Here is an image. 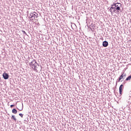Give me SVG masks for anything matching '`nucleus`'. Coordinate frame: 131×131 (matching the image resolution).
Segmentation results:
<instances>
[{"label": "nucleus", "mask_w": 131, "mask_h": 131, "mask_svg": "<svg viewBox=\"0 0 131 131\" xmlns=\"http://www.w3.org/2000/svg\"><path fill=\"white\" fill-rule=\"evenodd\" d=\"M122 7V5H121L119 3H113V5H111V7L110 9V12L112 13H119V11L121 12V9L120 8Z\"/></svg>", "instance_id": "1"}, {"label": "nucleus", "mask_w": 131, "mask_h": 131, "mask_svg": "<svg viewBox=\"0 0 131 131\" xmlns=\"http://www.w3.org/2000/svg\"><path fill=\"white\" fill-rule=\"evenodd\" d=\"M29 65H30L31 67H32L34 71H36V72L38 71L37 69L40 71L42 69V67L41 65L38 64L35 59H34L31 62H29Z\"/></svg>", "instance_id": "2"}, {"label": "nucleus", "mask_w": 131, "mask_h": 131, "mask_svg": "<svg viewBox=\"0 0 131 131\" xmlns=\"http://www.w3.org/2000/svg\"><path fill=\"white\" fill-rule=\"evenodd\" d=\"M3 78H4V79H9V74H8L6 72H4L3 74Z\"/></svg>", "instance_id": "3"}, {"label": "nucleus", "mask_w": 131, "mask_h": 131, "mask_svg": "<svg viewBox=\"0 0 131 131\" xmlns=\"http://www.w3.org/2000/svg\"><path fill=\"white\" fill-rule=\"evenodd\" d=\"M33 13V18H32V21H33V20H34V19H35L36 18H37V15H38L36 12H32Z\"/></svg>", "instance_id": "4"}, {"label": "nucleus", "mask_w": 131, "mask_h": 131, "mask_svg": "<svg viewBox=\"0 0 131 131\" xmlns=\"http://www.w3.org/2000/svg\"><path fill=\"white\" fill-rule=\"evenodd\" d=\"M108 45V41H104L102 43V46L104 48H107V46Z\"/></svg>", "instance_id": "5"}, {"label": "nucleus", "mask_w": 131, "mask_h": 131, "mask_svg": "<svg viewBox=\"0 0 131 131\" xmlns=\"http://www.w3.org/2000/svg\"><path fill=\"white\" fill-rule=\"evenodd\" d=\"M123 87V84H121L119 86V94L120 95L122 94V88Z\"/></svg>", "instance_id": "6"}, {"label": "nucleus", "mask_w": 131, "mask_h": 131, "mask_svg": "<svg viewBox=\"0 0 131 131\" xmlns=\"http://www.w3.org/2000/svg\"><path fill=\"white\" fill-rule=\"evenodd\" d=\"M12 113H13V114H17V113L18 112V111L15 108H13L12 110Z\"/></svg>", "instance_id": "7"}, {"label": "nucleus", "mask_w": 131, "mask_h": 131, "mask_svg": "<svg viewBox=\"0 0 131 131\" xmlns=\"http://www.w3.org/2000/svg\"><path fill=\"white\" fill-rule=\"evenodd\" d=\"M11 119H13V120H14V121H17V119H16V117L14 115L12 116Z\"/></svg>", "instance_id": "8"}, {"label": "nucleus", "mask_w": 131, "mask_h": 131, "mask_svg": "<svg viewBox=\"0 0 131 131\" xmlns=\"http://www.w3.org/2000/svg\"><path fill=\"white\" fill-rule=\"evenodd\" d=\"M121 75L123 77V80H124V79H125V76H126V74L123 73Z\"/></svg>", "instance_id": "9"}, {"label": "nucleus", "mask_w": 131, "mask_h": 131, "mask_svg": "<svg viewBox=\"0 0 131 131\" xmlns=\"http://www.w3.org/2000/svg\"><path fill=\"white\" fill-rule=\"evenodd\" d=\"M121 79H123V78L122 77V75H121L120 77H119V80H118V82H120V80H121Z\"/></svg>", "instance_id": "10"}, {"label": "nucleus", "mask_w": 131, "mask_h": 131, "mask_svg": "<svg viewBox=\"0 0 131 131\" xmlns=\"http://www.w3.org/2000/svg\"><path fill=\"white\" fill-rule=\"evenodd\" d=\"M92 28H90L91 31H95V29L94 28V26H92Z\"/></svg>", "instance_id": "11"}, {"label": "nucleus", "mask_w": 131, "mask_h": 131, "mask_svg": "<svg viewBox=\"0 0 131 131\" xmlns=\"http://www.w3.org/2000/svg\"><path fill=\"white\" fill-rule=\"evenodd\" d=\"M30 18H33V13L30 14Z\"/></svg>", "instance_id": "12"}, {"label": "nucleus", "mask_w": 131, "mask_h": 131, "mask_svg": "<svg viewBox=\"0 0 131 131\" xmlns=\"http://www.w3.org/2000/svg\"><path fill=\"white\" fill-rule=\"evenodd\" d=\"M19 116H20V117H21V118H23V114H19Z\"/></svg>", "instance_id": "13"}, {"label": "nucleus", "mask_w": 131, "mask_h": 131, "mask_svg": "<svg viewBox=\"0 0 131 131\" xmlns=\"http://www.w3.org/2000/svg\"><path fill=\"white\" fill-rule=\"evenodd\" d=\"M24 121H25L26 122H25V123H28V119H27V120H25Z\"/></svg>", "instance_id": "14"}, {"label": "nucleus", "mask_w": 131, "mask_h": 131, "mask_svg": "<svg viewBox=\"0 0 131 131\" xmlns=\"http://www.w3.org/2000/svg\"><path fill=\"white\" fill-rule=\"evenodd\" d=\"M22 32L24 33V34H26V35H27V34L26 33V32H25V31H22Z\"/></svg>", "instance_id": "15"}, {"label": "nucleus", "mask_w": 131, "mask_h": 131, "mask_svg": "<svg viewBox=\"0 0 131 131\" xmlns=\"http://www.w3.org/2000/svg\"><path fill=\"white\" fill-rule=\"evenodd\" d=\"M14 106H15V105L14 104H12L10 105V108H13V107H14Z\"/></svg>", "instance_id": "16"}, {"label": "nucleus", "mask_w": 131, "mask_h": 131, "mask_svg": "<svg viewBox=\"0 0 131 131\" xmlns=\"http://www.w3.org/2000/svg\"><path fill=\"white\" fill-rule=\"evenodd\" d=\"M18 110L19 111H22V110H23V108H22L21 109H18Z\"/></svg>", "instance_id": "17"}, {"label": "nucleus", "mask_w": 131, "mask_h": 131, "mask_svg": "<svg viewBox=\"0 0 131 131\" xmlns=\"http://www.w3.org/2000/svg\"><path fill=\"white\" fill-rule=\"evenodd\" d=\"M26 62L28 63V60H27V61H26Z\"/></svg>", "instance_id": "18"}, {"label": "nucleus", "mask_w": 131, "mask_h": 131, "mask_svg": "<svg viewBox=\"0 0 131 131\" xmlns=\"http://www.w3.org/2000/svg\"><path fill=\"white\" fill-rule=\"evenodd\" d=\"M26 62L28 63V60H27V61H26Z\"/></svg>", "instance_id": "19"}]
</instances>
